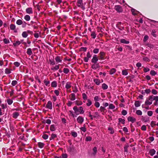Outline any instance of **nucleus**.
Returning a JSON list of instances; mask_svg holds the SVG:
<instances>
[{"label":"nucleus","instance_id":"1","mask_svg":"<svg viewBox=\"0 0 158 158\" xmlns=\"http://www.w3.org/2000/svg\"><path fill=\"white\" fill-rule=\"evenodd\" d=\"M152 95H150L147 98L144 105L145 106L150 105L152 104Z\"/></svg>","mask_w":158,"mask_h":158},{"label":"nucleus","instance_id":"2","mask_svg":"<svg viewBox=\"0 0 158 158\" xmlns=\"http://www.w3.org/2000/svg\"><path fill=\"white\" fill-rule=\"evenodd\" d=\"M77 5L78 7H80L83 10H84L85 9L82 0H77Z\"/></svg>","mask_w":158,"mask_h":158},{"label":"nucleus","instance_id":"3","mask_svg":"<svg viewBox=\"0 0 158 158\" xmlns=\"http://www.w3.org/2000/svg\"><path fill=\"white\" fill-rule=\"evenodd\" d=\"M114 9L118 13H120L123 12V10L121 6L120 5H116L114 6Z\"/></svg>","mask_w":158,"mask_h":158},{"label":"nucleus","instance_id":"4","mask_svg":"<svg viewBox=\"0 0 158 158\" xmlns=\"http://www.w3.org/2000/svg\"><path fill=\"white\" fill-rule=\"evenodd\" d=\"M77 121L79 124H81L84 121V118L82 116H79L77 118Z\"/></svg>","mask_w":158,"mask_h":158},{"label":"nucleus","instance_id":"5","mask_svg":"<svg viewBox=\"0 0 158 158\" xmlns=\"http://www.w3.org/2000/svg\"><path fill=\"white\" fill-rule=\"evenodd\" d=\"M91 56L90 54V53L89 52H88L86 54V56L84 58V60L85 62H88L89 59L91 58Z\"/></svg>","mask_w":158,"mask_h":158},{"label":"nucleus","instance_id":"6","mask_svg":"<svg viewBox=\"0 0 158 158\" xmlns=\"http://www.w3.org/2000/svg\"><path fill=\"white\" fill-rule=\"evenodd\" d=\"M26 12L27 14L30 15L33 13V10L32 8L28 7L26 9Z\"/></svg>","mask_w":158,"mask_h":158},{"label":"nucleus","instance_id":"7","mask_svg":"<svg viewBox=\"0 0 158 158\" xmlns=\"http://www.w3.org/2000/svg\"><path fill=\"white\" fill-rule=\"evenodd\" d=\"M72 83L70 81H68L66 83L65 87L66 89H70L72 87Z\"/></svg>","mask_w":158,"mask_h":158},{"label":"nucleus","instance_id":"8","mask_svg":"<svg viewBox=\"0 0 158 158\" xmlns=\"http://www.w3.org/2000/svg\"><path fill=\"white\" fill-rule=\"evenodd\" d=\"M46 107L50 110H52V103L51 101H49L48 102L46 105Z\"/></svg>","mask_w":158,"mask_h":158},{"label":"nucleus","instance_id":"9","mask_svg":"<svg viewBox=\"0 0 158 158\" xmlns=\"http://www.w3.org/2000/svg\"><path fill=\"white\" fill-rule=\"evenodd\" d=\"M99 54L100 55V59L102 60L105 59L104 57L106 55V53L105 52H100Z\"/></svg>","mask_w":158,"mask_h":158},{"label":"nucleus","instance_id":"10","mask_svg":"<svg viewBox=\"0 0 158 158\" xmlns=\"http://www.w3.org/2000/svg\"><path fill=\"white\" fill-rule=\"evenodd\" d=\"M69 99L71 101H74L76 99V95L74 93L71 94L69 96Z\"/></svg>","mask_w":158,"mask_h":158},{"label":"nucleus","instance_id":"11","mask_svg":"<svg viewBox=\"0 0 158 158\" xmlns=\"http://www.w3.org/2000/svg\"><path fill=\"white\" fill-rule=\"evenodd\" d=\"M55 60L57 63L61 62L62 61V57L60 56H57L55 57Z\"/></svg>","mask_w":158,"mask_h":158},{"label":"nucleus","instance_id":"12","mask_svg":"<svg viewBox=\"0 0 158 158\" xmlns=\"http://www.w3.org/2000/svg\"><path fill=\"white\" fill-rule=\"evenodd\" d=\"M10 30H14L15 32H17V31L16 29V26L14 24H11L10 26Z\"/></svg>","mask_w":158,"mask_h":158},{"label":"nucleus","instance_id":"13","mask_svg":"<svg viewBox=\"0 0 158 158\" xmlns=\"http://www.w3.org/2000/svg\"><path fill=\"white\" fill-rule=\"evenodd\" d=\"M127 120L128 121L131 122L132 123H134L136 121V119L135 118L131 116L128 117Z\"/></svg>","mask_w":158,"mask_h":158},{"label":"nucleus","instance_id":"14","mask_svg":"<svg viewBox=\"0 0 158 158\" xmlns=\"http://www.w3.org/2000/svg\"><path fill=\"white\" fill-rule=\"evenodd\" d=\"M98 60V59L96 55H94L93 56V58L92 59L91 62L92 63H96Z\"/></svg>","mask_w":158,"mask_h":158},{"label":"nucleus","instance_id":"15","mask_svg":"<svg viewBox=\"0 0 158 158\" xmlns=\"http://www.w3.org/2000/svg\"><path fill=\"white\" fill-rule=\"evenodd\" d=\"M99 67V64L98 63H94V64L92 65L91 68L93 69H97Z\"/></svg>","mask_w":158,"mask_h":158},{"label":"nucleus","instance_id":"16","mask_svg":"<svg viewBox=\"0 0 158 158\" xmlns=\"http://www.w3.org/2000/svg\"><path fill=\"white\" fill-rule=\"evenodd\" d=\"M19 114L18 112H15L12 114V117L13 118L15 119H16L18 117L19 115Z\"/></svg>","mask_w":158,"mask_h":158},{"label":"nucleus","instance_id":"17","mask_svg":"<svg viewBox=\"0 0 158 158\" xmlns=\"http://www.w3.org/2000/svg\"><path fill=\"white\" fill-rule=\"evenodd\" d=\"M156 151L154 149H151L149 150V154L151 156H153L156 153Z\"/></svg>","mask_w":158,"mask_h":158},{"label":"nucleus","instance_id":"18","mask_svg":"<svg viewBox=\"0 0 158 158\" xmlns=\"http://www.w3.org/2000/svg\"><path fill=\"white\" fill-rule=\"evenodd\" d=\"M131 11L132 15H137L139 13V12L138 11L134 9H132Z\"/></svg>","mask_w":158,"mask_h":158},{"label":"nucleus","instance_id":"19","mask_svg":"<svg viewBox=\"0 0 158 158\" xmlns=\"http://www.w3.org/2000/svg\"><path fill=\"white\" fill-rule=\"evenodd\" d=\"M51 86L52 87H56L57 85V82L56 81H54L51 83Z\"/></svg>","mask_w":158,"mask_h":158},{"label":"nucleus","instance_id":"20","mask_svg":"<svg viewBox=\"0 0 158 158\" xmlns=\"http://www.w3.org/2000/svg\"><path fill=\"white\" fill-rule=\"evenodd\" d=\"M79 112V114H83L84 113V111L83 110V108L82 106H80L79 107V109L78 110Z\"/></svg>","mask_w":158,"mask_h":158},{"label":"nucleus","instance_id":"21","mask_svg":"<svg viewBox=\"0 0 158 158\" xmlns=\"http://www.w3.org/2000/svg\"><path fill=\"white\" fill-rule=\"evenodd\" d=\"M59 65L60 64H58V65H56L55 67H53L51 68V70L53 71H55L58 70L59 69Z\"/></svg>","mask_w":158,"mask_h":158},{"label":"nucleus","instance_id":"22","mask_svg":"<svg viewBox=\"0 0 158 158\" xmlns=\"http://www.w3.org/2000/svg\"><path fill=\"white\" fill-rule=\"evenodd\" d=\"M38 145L39 148H42L44 147L45 144L43 143L40 142L38 143Z\"/></svg>","mask_w":158,"mask_h":158},{"label":"nucleus","instance_id":"23","mask_svg":"<svg viewBox=\"0 0 158 158\" xmlns=\"http://www.w3.org/2000/svg\"><path fill=\"white\" fill-rule=\"evenodd\" d=\"M27 54L29 56H31L32 54V52L31 48H28L27 49Z\"/></svg>","mask_w":158,"mask_h":158},{"label":"nucleus","instance_id":"24","mask_svg":"<svg viewBox=\"0 0 158 158\" xmlns=\"http://www.w3.org/2000/svg\"><path fill=\"white\" fill-rule=\"evenodd\" d=\"M116 69H115V68H112L110 70V71H109L110 74V75H112L114 73H115L116 72Z\"/></svg>","mask_w":158,"mask_h":158},{"label":"nucleus","instance_id":"25","mask_svg":"<svg viewBox=\"0 0 158 158\" xmlns=\"http://www.w3.org/2000/svg\"><path fill=\"white\" fill-rule=\"evenodd\" d=\"M11 69H10L6 68L5 69V73L6 74H9L11 73Z\"/></svg>","mask_w":158,"mask_h":158},{"label":"nucleus","instance_id":"26","mask_svg":"<svg viewBox=\"0 0 158 158\" xmlns=\"http://www.w3.org/2000/svg\"><path fill=\"white\" fill-rule=\"evenodd\" d=\"M24 19L26 21H28L30 20L31 18L29 15H27L24 16Z\"/></svg>","mask_w":158,"mask_h":158},{"label":"nucleus","instance_id":"27","mask_svg":"<svg viewBox=\"0 0 158 158\" xmlns=\"http://www.w3.org/2000/svg\"><path fill=\"white\" fill-rule=\"evenodd\" d=\"M120 42L122 43L125 44H128L129 43V41L126 40L125 39H122L120 40Z\"/></svg>","mask_w":158,"mask_h":158},{"label":"nucleus","instance_id":"28","mask_svg":"<svg viewBox=\"0 0 158 158\" xmlns=\"http://www.w3.org/2000/svg\"><path fill=\"white\" fill-rule=\"evenodd\" d=\"M75 102V104L77 106L81 105L83 104L82 102L80 100H76Z\"/></svg>","mask_w":158,"mask_h":158},{"label":"nucleus","instance_id":"29","mask_svg":"<svg viewBox=\"0 0 158 158\" xmlns=\"http://www.w3.org/2000/svg\"><path fill=\"white\" fill-rule=\"evenodd\" d=\"M23 23L22 20L20 19H18L16 22V24L19 25H22Z\"/></svg>","mask_w":158,"mask_h":158},{"label":"nucleus","instance_id":"30","mask_svg":"<svg viewBox=\"0 0 158 158\" xmlns=\"http://www.w3.org/2000/svg\"><path fill=\"white\" fill-rule=\"evenodd\" d=\"M21 42L19 40L16 41L13 44V45L15 46H17L18 45H19L21 43Z\"/></svg>","mask_w":158,"mask_h":158},{"label":"nucleus","instance_id":"31","mask_svg":"<svg viewBox=\"0 0 158 158\" xmlns=\"http://www.w3.org/2000/svg\"><path fill=\"white\" fill-rule=\"evenodd\" d=\"M94 82L97 85H98L100 83V80L98 79H94Z\"/></svg>","mask_w":158,"mask_h":158},{"label":"nucleus","instance_id":"32","mask_svg":"<svg viewBox=\"0 0 158 158\" xmlns=\"http://www.w3.org/2000/svg\"><path fill=\"white\" fill-rule=\"evenodd\" d=\"M90 35L92 38L95 39L96 37V34L95 31H91Z\"/></svg>","mask_w":158,"mask_h":158},{"label":"nucleus","instance_id":"33","mask_svg":"<svg viewBox=\"0 0 158 158\" xmlns=\"http://www.w3.org/2000/svg\"><path fill=\"white\" fill-rule=\"evenodd\" d=\"M135 106L136 107H138L140 106V102L139 101H137L135 102Z\"/></svg>","mask_w":158,"mask_h":158},{"label":"nucleus","instance_id":"34","mask_svg":"<svg viewBox=\"0 0 158 158\" xmlns=\"http://www.w3.org/2000/svg\"><path fill=\"white\" fill-rule=\"evenodd\" d=\"M92 104V102L91 100L89 99H88L87 100V102L86 103L87 106H89Z\"/></svg>","mask_w":158,"mask_h":158},{"label":"nucleus","instance_id":"35","mask_svg":"<svg viewBox=\"0 0 158 158\" xmlns=\"http://www.w3.org/2000/svg\"><path fill=\"white\" fill-rule=\"evenodd\" d=\"M93 155L94 156H95L97 152V148L96 147H94L93 149Z\"/></svg>","mask_w":158,"mask_h":158},{"label":"nucleus","instance_id":"36","mask_svg":"<svg viewBox=\"0 0 158 158\" xmlns=\"http://www.w3.org/2000/svg\"><path fill=\"white\" fill-rule=\"evenodd\" d=\"M69 69L68 68H64L63 69V71L64 73L66 74H68L69 72Z\"/></svg>","mask_w":158,"mask_h":158},{"label":"nucleus","instance_id":"37","mask_svg":"<svg viewBox=\"0 0 158 158\" xmlns=\"http://www.w3.org/2000/svg\"><path fill=\"white\" fill-rule=\"evenodd\" d=\"M6 101L8 104L9 105H11L13 102L12 100L10 98L7 99L6 100Z\"/></svg>","mask_w":158,"mask_h":158},{"label":"nucleus","instance_id":"38","mask_svg":"<svg viewBox=\"0 0 158 158\" xmlns=\"http://www.w3.org/2000/svg\"><path fill=\"white\" fill-rule=\"evenodd\" d=\"M122 74L123 75L126 76L128 75V73L127 71V70L125 69L122 70Z\"/></svg>","mask_w":158,"mask_h":158},{"label":"nucleus","instance_id":"39","mask_svg":"<svg viewBox=\"0 0 158 158\" xmlns=\"http://www.w3.org/2000/svg\"><path fill=\"white\" fill-rule=\"evenodd\" d=\"M71 135H72L74 137H77V133L75 131H72L71 132Z\"/></svg>","mask_w":158,"mask_h":158},{"label":"nucleus","instance_id":"40","mask_svg":"<svg viewBox=\"0 0 158 158\" xmlns=\"http://www.w3.org/2000/svg\"><path fill=\"white\" fill-rule=\"evenodd\" d=\"M22 36L23 38H26L28 36V34L26 31H24L22 33Z\"/></svg>","mask_w":158,"mask_h":158},{"label":"nucleus","instance_id":"41","mask_svg":"<svg viewBox=\"0 0 158 158\" xmlns=\"http://www.w3.org/2000/svg\"><path fill=\"white\" fill-rule=\"evenodd\" d=\"M102 88L103 89H107L108 86L105 83H103L102 85Z\"/></svg>","mask_w":158,"mask_h":158},{"label":"nucleus","instance_id":"42","mask_svg":"<svg viewBox=\"0 0 158 158\" xmlns=\"http://www.w3.org/2000/svg\"><path fill=\"white\" fill-rule=\"evenodd\" d=\"M152 100L153 101L154 100L155 102H158V96L152 95Z\"/></svg>","mask_w":158,"mask_h":158},{"label":"nucleus","instance_id":"43","mask_svg":"<svg viewBox=\"0 0 158 158\" xmlns=\"http://www.w3.org/2000/svg\"><path fill=\"white\" fill-rule=\"evenodd\" d=\"M82 96L83 99L84 100H85L87 99V96L86 94L85 93H83L82 94Z\"/></svg>","mask_w":158,"mask_h":158},{"label":"nucleus","instance_id":"44","mask_svg":"<svg viewBox=\"0 0 158 158\" xmlns=\"http://www.w3.org/2000/svg\"><path fill=\"white\" fill-rule=\"evenodd\" d=\"M115 108V106L112 103L109 104V109H114Z\"/></svg>","mask_w":158,"mask_h":158},{"label":"nucleus","instance_id":"45","mask_svg":"<svg viewBox=\"0 0 158 158\" xmlns=\"http://www.w3.org/2000/svg\"><path fill=\"white\" fill-rule=\"evenodd\" d=\"M119 122L121 123L122 124H125V120L124 119H123L121 118H118Z\"/></svg>","mask_w":158,"mask_h":158},{"label":"nucleus","instance_id":"46","mask_svg":"<svg viewBox=\"0 0 158 158\" xmlns=\"http://www.w3.org/2000/svg\"><path fill=\"white\" fill-rule=\"evenodd\" d=\"M55 126L54 125H52L50 127V130L52 131H54L55 130Z\"/></svg>","mask_w":158,"mask_h":158},{"label":"nucleus","instance_id":"47","mask_svg":"<svg viewBox=\"0 0 158 158\" xmlns=\"http://www.w3.org/2000/svg\"><path fill=\"white\" fill-rule=\"evenodd\" d=\"M108 130L110 131V134H112L114 133V131L112 128L109 127L108 128Z\"/></svg>","mask_w":158,"mask_h":158},{"label":"nucleus","instance_id":"48","mask_svg":"<svg viewBox=\"0 0 158 158\" xmlns=\"http://www.w3.org/2000/svg\"><path fill=\"white\" fill-rule=\"evenodd\" d=\"M136 114L139 115H141L142 114V112L140 110H137L136 111Z\"/></svg>","mask_w":158,"mask_h":158},{"label":"nucleus","instance_id":"49","mask_svg":"<svg viewBox=\"0 0 158 158\" xmlns=\"http://www.w3.org/2000/svg\"><path fill=\"white\" fill-rule=\"evenodd\" d=\"M142 121L145 122H147L149 121V118L148 117H144L143 118Z\"/></svg>","mask_w":158,"mask_h":158},{"label":"nucleus","instance_id":"50","mask_svg":"<svg viewBox=\"0 0 158 158\" xmlns=\"http://www.w3.org/2000/svg\"><path fill=\"white\" fill-rule=\"evenodd\" d=\"M73 110L74 111V112L75 113H77V112L78 111V109L77 107L76 106H74L73 107Z\"/></svg>","mask_w":158,"mask_h":158},{"label":"nucleus","instance_id":"51","mask_svg":"<svg viewBox=\"0 0 158 158\" xmlns=\"http://www.w3.org/2000/svg\"><path fill=\"white\" fill-rule=\"evenodd\" d=\"M49 62L51 65H54L55 64V61L53 60H49Z\"/></svg>","mask_w":158,"mask_h":158},{"label":"nucleus","instance_id":"52","mask_svg":"<svg viewBox=\"0 0 158 158\" xmlns=\"http://www.w3.org/2000/svg\"><path fill=\"white\" fill-rule=\"evenodd\" d=\"M17 84V81L16 80L13 81L11 83V85L13 86H14Z\"/></svg>","mask_w":158,"mask_h":158},{"label":"nucleus","instance_id":"53","mask_svg":"<svg viewBox=\"0 0 158 158\" xmlns=\"http://www.w3.org/2000/svg\"><path fill=\"white\" fill-rule=\"evenodd\" d=\"M152 93L153 94L156 95L157 94L158 92L156 89H152Z\"/></svg>","mask_w":158,"mask_h":158},{"label":"nucleus","instance_id":"54","mask_svg":"<svg viewBox=\"0 0 158 158\" xmlns=\"http://www.w3.org/2000/svg\"><path fill=\"white\" fill-rule=\"evenodd\" d=\"M54 92L55 94L57 96H58L60 94V92L58 90H55L54 91Z\"/></svg>","mask_w":158,"mask_h":158},{"label":"nucleus","instance_id":"55","mask_svg":"<svg viewBox=\"0 0 158 158\" xmlns=\"http://www.w3.org/2000/svg\"><path fill=\"white\" fill-rule=\"evenodd\" d=\"M150 73L151 75L152 76H155L156 74V72L154 70H151L150 71Z\"/></svg>","mask_w":158,"mask_h":158},{"label":"nucleus","instance_id":"56","mask_svg":"<svg viewBox=\"0 0 158 158\" xmlns=\"http://www.w3.org/2000/svg\"><path fill=\"white\" fill-rule=\"evenodd\" d=\"M147 127L145 125H143L141 127V129L142 131H145L146 130Z\"/></svg>","mask_w":158,"mask_h":158},{"label":"nucleus","instance_id":"57","mask_svg":"<svg viewBox=\"0 0 158 158\" xmlns=\"http://www.w3.org/2000/svg\"><path fill=\"white\" fill-rule=\"evenodd\" d=\"M44 83L45 84V85L47 86L48 85V84L50 83V81H49L46 80H45L44 81Z\"/></svg>","mask_w":158,"mask_h":158},{"label":"nucleus","instance_id":"58","mask_svg":"<svg viewBox=\"0 0 158 158\" xmlns=\"http://www.w3.org/2000/svg\"><path fill=\"white\" fill-rule=\"evenodd\" d=\"M99 49L98 48H95L94 49L93 52L94 53L97 54L99 52Z\"/></svg>","mask_w":158,"mask_h":158},{"label":"nucleus","instance_id":"59","mask_svg":"<svg viewBox=\"0 0 158 158\" xmlns=\"http://www.w3.org/2000/svg\"><path fill=\"white\" fill-rule=\"evenodd\" d=\"M94 100L96 102L99 101L100 99V98L98 96H96L94 97Z\"/></svg>","mask_w":158,"mask_h":158},{"label":"nucleus","instance_id":"60","mask_svg":"<svg viewBox=\"0 0 158 158\" xmlns=\"http://www.w3.org/2000/svg\"><path fill=\"white\" fill-rule=\"evenodd\" d=\"M14 64L16 67H18L20 65V64L18 62H15L14 63Z\"/></svg>","mask_w":158,"mask_h":158},{"label":"nucleus","instance_id":"61","mask_svg":"<svg viewBox=\"0 0 158 158\" xmlns=\"http://www.w3.org/2000/svg\"><path fill=\"white\" fill-rule=\"evenodd\" d=\"M147 114L148 116H151L152 115L153 112L152 111H149L147 112Z\"/></svg>","mask_w":158,"mask_h":158},{"label":"nucleus","instance_id":"62","mask_svg":"<svg viewBox=\"0 0 158 158\" xmlns=\"http://www.w3.org/2000/svg\"><path fill=\"white\" fill-rule=\"evenodd\" d=\"M143 60H144V61H147V62H149L150 61V60L149 59V58L147 57H143Z\"/></svg>","mask_w":158,"mask_h":158},{"label":"nucleus","instance_id":"63","mask_svg":"<svg viewBox=\"0 0 158 158\" xmlns=\"http://www.w3.org/2000/svg\"><path fill=\"white\" fill-rule=\"evenodd\" d=\"M3 42L6 44H7L10 42L9 40L6 38H5L3 39Z\"/></svg>","mask_w":158,"mask_h":158},{"label":"nucleus","instance_id":"64","mask_svg":"<svg viewBox=\"0 0 158 158\" xmlns=\"http://www.w3.org/2000/svg\"><path fill=\"white\" fill-rule=\"evenodd\" d=\"M94 106L97 108L99 107L100 106V104L99 102H96L94 103Z\"/></svg>","mask_w":158,"mask_h":158}]
</instances>
